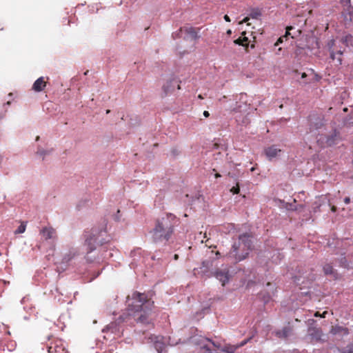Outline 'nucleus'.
I'll list each match as a JSON object with an SVG mask.
<instances>
[{"label":"nucleus","mask_w":353,"mask_h":353,"mask_svg":"<svg viewBox=\"0 0 353 353\" xmlns=\"http://www.w3.org/2000/svg\"><path fill=\"white\" fill-rule=\"evenodd\" d=\"M132 303L128 304V314L118 319L119 323L128 321L130 316L137 322L148 324L150 322V314L154 307V301L145 293L134 292L132 295Z\"/></svg>","instance_id":"nucleus-1"},{"label":"nucleus","mask_w":353,"mask_h":353,"mask_svg":"<svg viewBox=\"0 0 353 353\" xmlns=\"http://www.w3.org/2000/svg\"><path fill=\"white\" fill-rule=\"evenodd\" d=\"M179 219L171 213H167L156 221L154 228L150 231L154 242L168 241L174 233Z\"/></svg>","instance_id":"nucleus-2"},{"label":"nucleus","mask_w":353,"mask_h":353,"mask_svg":"<svg viewBox=\"0 0 353 353\" xmlns=\"http://www.w3.org/2000/svg\"><path fill=\"white\" fill-rule=\"evenodd\" d=\"M251 246L252 241L250 235L248 234H241L239 236L238 241L234 243L227 255L234 262L241 261L248 256Z\"/></svg>","instance_id":"nucleus-3"},{"label":"nucleus","mask_w":353,"mask_h":353,"mask_svg":"<svg viewBox=\"0 0 353 353\" xmlns=\"http://www.w3.org/2000/svg\"><path fill=\"white\" fill-rule=\"evenodd\" d=\"M346 39H341L339 41L330 40L328 42V50L330 52V57L333 61H336L338 65L342 63V55L345 50L347 46Z\"/></svg>","instance_id":"nucleus-4"},{"label":"nucleus","mask_w":353,"mask_h":353,"mask_svg":"<svg viewBox=\"0 0 353 353\" xmlns=\"http://www.w3.org/2000/svg\"><path fill=\"white\" fill-rule=\"evenodd\" d=\"M340 140V132L335 129L329 134H321L317 141L321 147L325 148L336 145Z\"/></svg>","instance_id":"nucleus-5"},{"label":"nucleus","mask_w":353,"mask_h":353,"mask_svg":"<svg viewBox=\"0 0 353 353\" xmlns=\"http://www.w3.org/2000/svg\"><path fill=\"white\" fill-rule=\"evenodd\" d=\"M95 230L92 229L91 232H85V246L86 247V260L89 262H94L95 259H91L89 254L96 249L95 244L97 243V237L95 235Z\"/></svg>","instance_id":"nucleus-6"},{"label":"nucleus","mask_w":353,"mask_h":353,"mask_svg":"<svg viewBox=\"0 0 353 353\" xmlns=\"http://www.w3.org/2000/svg\"><path fill=\"white\" fill-rule=\"evenodd\" d=\"M206 343L201 346L200 353H221L228 352V350L222 347L219 343H215L209 339H205Z\"/></svg>","instance_id":"nucleus-7"},{"label":"nucleus","mask_w":353,"mask_h":353,"mask_svg":"<svg viewBox=\"0 0 353 353\" xmlns=\"http://www.w3.org/2000/svg\"><path fill=\"white\" fill-rule=\"evenodd\" d=\"M310 130L321 129L324 125V116L319 114H312L308 117Z\"/></svg>","instance_id":"nucleus-8"},{"label":"nucleus","mask_w":353,"mask_h":353,"mask_svg":"<svg viewBox=\"0 0 353 353\" xmlns=\"http://www.w3.org/2000/svg\"><path fill=\"white\" fill-rule=\"evenodd\" d=\"M181 81L176 77H171L168 79L165 83L163 85L162 89L165 94L172 93L174 91L176 86L178 90L181 89L180 86Z\"/></svg>","instance_id":"nucleus-9"},{"label":"nucleus","mask_w":353,"mask_h":353,"mask_svg":"<svg viewBox=\"0 0 353 353\" xmlns=\"http://www.w3.org/2000/svg\"><path fill=\"white\" fill-rule=\"evenodd\" d=\"M48 353H68L61 341L57 340L50 343L48 347Z\"/></svg>","instance_id":"nucleus-10"},{"label":"nucleus","mask_w":353,"mask_h":353,"mask_svg":"<svg viewBox=\"0 0 353 353\" xmlns=\"http://www.w3.org/2000/svg\"><path fill=\"white\" fill-rule=\"evenodd\" d=\"M228 273L229 272L227 269L217 270L216 271H215L214 275L217 279H219L222 283V285H225V283L229 280Z\"/></svg>","instance_id":"nucleus-11"},{"label":"nucleus","mask_w":353,"mask_h":353,"mask_svg":"<svg viewBox=\"0 0 353 353\" xmlns=\"http://www.w3.org/2000/svg\"><path fill=\"white\" fill-rule=\"evenodd\" d=\"M40 234L46 240H48L56 236V230L51 226L44 227L40 230Z\"/></svg>","instance_id":"nucleus-12"},{"label":"nucleus","mask_w":353,"mask_h":353,"mask_svg":"<svg viewBox=\"0 0 353 353\" xmlns=\"http://www.w3.org/2000/svg\"><path fill=\"white\" fill-rule=\"evenodd\" d=\"M47 82L45 81L43 77H41L37 79L32 85V90L35 92H41L44 90L46 86Z\"/></svg>","instance_id":"nucleus-13"},{"label":"nucleus","mask_w":353,"mask_h":353,"mask_svg":"<svg viewBox=\"0 0 353 353\" xmlns=\"http://www.w3.org/2000/svg\"><path fill=\"white\" fill-rule=\"evenodd\" d=\"M281 150L275 145H272L265 149V154L269 160L275 158Z\"/></svg>","instance_id":"nucleus-14"},{"label":"nucleus","mask_w":353,"mask_h":353,"mask_svg":"<svg viewBox=\"0 0 353 353\" xmlns=\"http://www.w3.org/2000/svg\"><path fill=\"white\" fill-rule=\"evenodd\" d=\"M330 332L333 335H347L349 334V330L347 327L340 325H334L332 326Z\"/></svg>","instance_id":"nucleus-15"},{"label":"nucleus","mask_w":353,"mask_h":353,"mask_svg":"<svg viewBox=\"0 0 353 353\" xmlns=\"http://www.w3.org/2000/svg\"><path fill=\"white\" fill-rule=\"evenodd\" d=\"M157 339L154 341V347L158 353H165V345L163 341L164 339L163 337L155 336Z\"/></svg>","instance_id":"nucleus-16"},{"label":"nucleus","mask_w":353,"mask_h":353,"mask_svg":"<svg viewBox=\"0 0 353 353\" xmlns=\"http://www.w3.org/2000/svg\"><path fill=\"white\" fill-rule=\"evenodd\" d=\"M308 332L312 339H314L316 341L321 340L323 332L320 328L310 327L309 328Z\"/></svg>","instance_id":"nucleus-17"},{"label":"nucleus","mask_w":353,"mask_h":353,"mask_svg":"<svg viewBox=\"0 0 353 353\" xmlns=\"http://www.w3.org/2000/svg\"><path fill=\"white\" fill-rule=\"evenodd\" d=\"M184 32L187 35V39L195 40L197 39V32L192 26H183Z\"/></svg>","instance_id":"nucleus-18"},{"label":"nucleus","mask_w":353,"mask_h":353,"mask_svg":"<svg viewBox=\"0 0 353 353\" xmlns=\"http://www.w3.org/2000/svg\"><path fill=\"white\" fill-rule=\"evenodd\" d=\"M292 329L290 327H285L283 330L276 332V336L279 338H287L291 333Z\"/></svg>","instance_id":"nucleus-19"},{"label":"nucleus","mask_w":353,"mask_h":353,"mask_svg":"<svg viewBox=\"0 0 353 353\" xmlns=\"http://www.w3.org/2000/svg\"><path fill=\"white\" fill-rule=\"evenodd\" d=\"M249 42H250V41H249L248 38L246 37H239L237 39L234 41V43L235 44L242 46H244L246 48L248 46Z\"/></svg>","instance_id":"nucleus-20"},{"label":"nucleus","mask_w":353,"mask_h":353,"mask_svg":"<svg viewBox=\"0 0 353 353\" xmlns=\"http://www.w3.org/2000/svg\"><path fill=\"white\" fill-rule=\"evenodd\" d=\"M323 272L327 275H332L333 277L336 278V272L333 268V267L330 264H325L323 266Z\"/></svg>","instance_id":"nucleus-21"},{"label":"nucleus","mask_w":353,"mask_h":353,"mask_svg":"<svg viewBox=\"0 0 353 353\" xmlns=\"http://www.w3.org/2000/svg\"><path fill=\"white\" fill-rule=\"evenodd\" d=\"M77 254V252L75 250H70L68 254H65L63 259V261L65 263L70 261L73 257H74Z\"/></svg>","instance_id":"nucleus-22"},{"label":"nucleus","mask_w":353,"mask_h":353,"mask_svg":"<svg viewBox=\"0 0 353 353\" xmlns=\"http://www.w3.org/2000/svg\"><path fill=\"white\" fill-rule=\"evenodd\" d=\"M292 29H293V28L292 26H288L286 28V32H285V35L283 36V37H281L280 38L278 39V40L276 41V42L275 43V46H279L280 43H283V38L284 37H286L288 35H290V30H291Z\"/></svg>","instance_id":"nucleus-23"},{"label":"nucleus","mask_w":353,"mask_h":353,"mask_svg":"<svg viewBox=\"0 0 353 353\" xmlns=\"http://www.w3.org/2000/svg\"><path fill=\"white\" fill-rule=\"evenodd\" d=\"M183 27L180 28L177 31L172 33V37L174 39L181 38L182 37V34L184 32L183 30Z\"/></svg>","instance_id":"nucleus-24"},{"label":"nucleus","mask_w":353,"mask_h":353,"mask_svg":"<svg viewBox=\"0 0 353 353\" xmlns=\"http://www.w3.org/2000/svg\"><path fill=\"white\" fill-rule=\"evenodd\" d=\"M26 225L25 223H21V224L18 227L17 230L14 232L15 234H22L26 231Z\"/></svg>","instance_id":"nucleus-25"},{"label":"nucleus","mask_w":353,"mask_h":353,"mask_svg":"<svg viewBox=\"0 0 353 353\" xmlns=\"http://www.w3.org/2000/svg\"><path fill=\"white\" fill-rule=\"evenodd\" d=\"M342 353H353V343L347 345L343 349Z\"/></svg>","instance_id":"nucleus-26"},{"label":"nucleus","mask_w":353,"mask_h":353,"mask_svg":"<svg viewBox=\"0 0 353 353\" xmlns=\"http://www.w3.org/2000/svg\"><path fill=\"white\" fill-rule=\"evenodd\" d=\"M250 15L252 19H258L261 16V12L259 11H254Z\"/></svg>","instance_id":"nucleus-27"},{"label":"nucleus","mask_w":353,"mask_h":353,"mask_svg":"<svg viewBox=\"0 0 353 353\" xmlns=\"http://www.w3.org/2000/svg\"><path fill=\"white\" fill-rule=\"evenodd\" d=\"M240 188L238 183L236 184V186H234L230 189V192H232L233 194H238Z\"/></svg>","instance_id":"nucleus-28"},{"label":"nucleus","mask_w":353,"mask_h":353,"mask_svg":"<svg viewBox=\"0 0 353 353\" xmlns=\"http://www.w3.org/2000/svg\"><path fill=\"white\" fill-rule=\"evenodd\" d=\"M327 311H325L323 312V313L321 314H320L319 312H316L315 314H314V316H321V317H323L325 318V315L327 314Z\"/></svg>","instance_id":"nucleus-29"},{"label":"nucleus","mask_w":353,"mask_h":353,"mask_svg":"<svg viewBox=\"0 0 353 353\" xmlns=\"http://www.w3.org/2000/svg\"><path fill=\"white\" fill-rule=\"evenodd\" d=\"M249 19H250V17H246L240 22V23H248Z\"/></svg>","instance_id":"nucleus-30"},{"label":"nucleus","mask_w":353,"mask_h":353,"mask_svg":"<svg viewBox=\"0 0 353 353\" xmlns=\"http://www.w3.org/2000/svg\"><path fill=\"white\" fill-rule=\"evenodd\" d=\"M115 324H116V323H111L110 325H108L107 326V329H108V330L112 329Z\"/></svg>","instance_id":"nucleus-31"},{"label":"nucleus","mask_w":353,"mask_h":353,"mask_svg":"<svg viewBox=\"0 0 353 353\" xmlns=\"http://www.w3.org/2000/svg\"><path fill=\"white\" fill-rule=\"evenodd\" d=\"M350 197H345V198L344 199V203H345V204H348V203H350Z\"/></svg>","instance_id":"nucleus-32"},{"label":"nucleus","mask_w":353,"mask_h":353,"mask_svg":"<svg viewBox=\"0 0 353 353\" xmlns=\"http://www.w3.org/2000/svg\"><path fill=\"white\" fill-rule=\"evenodd\" d=\"M203 116H204L205 117H208L210 116V113L208 112V111L205 110V111L203 112Z\"/></svg>","instance_id":"nucleus-33"},{"label":"nucleus","mask_w":353,"mask_h":353,"mask_svg":"<svg viewBox=\"0 0 353 353\" xmlns=\"http://www.w3.org/2000/svg\"><path fill=\"white\" fill-rule=\"evenodd\" d=\"M224 19L228 22H230V19L227 14L224 16Z\"/></svg>","instance_id":"nucleus-34"},{"label":"nucleus","mask_w":353,"mask_h":353,"mask_svg":"<svg viewBox=\"0 0 353 353\" xmlns=\"http://www.w3.org/2000/svg\"><path fill=\"white\" fill-rule=\"evenodd\" d=\"M37 153H39L40 155L43 156V155H45L46 152L44 150H39L37 152Z\"/></svg>","instance_id":"nucleus-35"},{"label":"nucleus","mask_w":353,"mask_h":353,"mask_svg":"<svg viewBox=\"0 0 353 353\" xmlns=\"http://www.w3.org/2000/svg\"><path fill=\"white\" fill-rule=\"evenodd\" d=\"M331 210L334 212H335L336 211V207L334 206V205H332V208H331Z\"/></svg>","instance_id":"nucleus-36"},{"label":"nucleus","mask_w":353,"mask_h":353,"mask_svg":"<svg viewBox=\"0 0 353 353\" xmlns=\"http://www.w3.org/2000/svg\"><path fill=\"white\" fill-rule=\"evenodd\" d=\"M306 77H307L306 73H305V72H303V73H302V74H301V78H302V79H304V78H305Z\"/></svg>","instance_id":"nucleus-37"},{"label":"nucleus","mask_w":353,"mask_h":353,"mask_svg":"<svg viewBox=\"0 0 353 353\" xmlns=\"http://www.w3.org/2000/svg\"><path fill=\"white\" fill-rule=\"evenodd\" d=\"M214 176H215V178H219V177H221V174H219V173H216Z\"/></svg>","instance_id":"nucleus-38"},{"label":"nucleus","mask_w":353,"mask_h":353,"mask_svg":"<svg viewBox=\"0 0 353 353\" xmlns=\"http://www.w3.org/2000/svg\"><path fill=\"white\" fill-rule=\"evenodd\" d=\"M174 260H177V259H179V255H178V254H174Z\"/></svg>","instance_id":"nucleus-39"},{"label":"nucleus","mask_w":353,"mask_h":353,"mask_svg":"<svg viewBox=\"0 0 353 353\" xmlns=\"http://www.w3.org/2000/svg\"><path fill=\"white\" fill-rule=\"evenodd\" d=\"M198 97H199V99H203V96H202L201 94H199V95L198 96Z\"/></svg>","instance_id":"nucleus-40"},{"label":"nucleus","mask_w":353,"mask_h":353,"mask_svg":"<svg viewBox=\"0 0 353 353\" xmlns=\"http://www.w3.org/2000/svg\"><path fill=\"white\" fill-rule=\"evenodd\" d=\"M231 32H231V30H228V32H227V33H228V34H231Z\"/></svg>","instance_id":"nucleus-41"},{"label":"nucleus","mask_w":353,"mask_h":353,"mask_svg":"<svg viewBox=\"0 0 353 353\" xmlns=\"http://www.w3.org/2000/svg\"><path fill=\"white\" fill-rule=\"evenodd\" d=\"M103 244H104V243L101 242V246H103Z\"/></svg>","instance_id":"nucleus-42"},{"label":"nucleus","mask_w":353,"mask_h":353,"mask_svg":"<svg viewBox=\"0 0 353 353\" xmlns=\"http://www.w3.org/2000/svg\"><path fill=\"white\" fill-rule=\"evenodd\" d=\"M280 108H283V105L281 104L280 106H279Z\"/></svg>","instance_id":"nucleus-43"},{"label":"nucleus","mask_w":353,"mask_h":353,"mask_svg":"<svg viewBox=\"0 0 353 353\" xmlns=\"http://www.w3.org/2000/svg\"><path fill=\"white\" fill-rule=\"evenodd\" d=\"M242 34H243V35H245V32H242Z\"/></svg>","instance_id":"nucleus-44"},{"label":"nucleus","mask_w":353,"mask_h":353,"mask_svg":"<svg viewBox=\"0 0 353 353\" xmlns=\"http://www.w3.org/2000/svg\"><path fill=\"white\" fill-rule=\"evenodd\" d=\"M39 137H37L36 140L37 141V140H39Z\"/></svg>","instance_id":"nucleus-45"},{"label":"nucleus","mask_w":353,"mask_h":353,"mask_svg":"<svg viewBox=\"0 0 353 353\" xmlns=\"http://www.w3.org/2000/svg\"><path fill=\"white\" fill-rule=\"evenodd\" d=\"M348 2L350 3V0H348Z\"/></svg>","instance_id":"nucleus-46"}]
</instances>
